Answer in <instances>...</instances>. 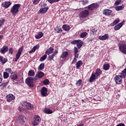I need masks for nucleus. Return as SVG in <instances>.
<instances>
[{"mask_svg": "<svg viewBox=\"0 0 126 126\" xmlns=\"http://www.w3.org/2000/svg\"><path fill=\"white\" fill-rule=\"evenodd\" d=\"M40 92L42 96L46 97V96L47 95V93L48 92V90H47V88H46V87H43L42 88H41Z\"/></svg>", "mask_w": 126, "mask_h": 126, "instance_id": "9d476101", "label": "nucleus"}, {"mask_svg": "<svg viewBox=\"0 0 126 126\" xmlns=\"http://www.w3.org/2000/svg\"><path fill=\"white\" fill-rule=\"evenodd\" d=\"M44 36V33L42 32H39L37 35H35L36 39H40Z\"/></svg>", "mask_w": 126, "mask_h": 126, "instance_id": "393cba45", "label": "nucleus"}, {"mask_svg": "<svg viewBox=\"0 0 126 126\" xmlns=\"http://www.w3.org/2000/svg\"><path fill=\"white\" fill-rule=\"evenodd\" d=\"M121 75L122 77L126 78V68L124 69L121 72Z\"/></svg>", "mask_w": 126, "mask_h": 126, "instance_id": "7c9ffc66", "label": "nucleus"}, {"mask_svg": "<svg viewBox=\"0 0 126 126\" xmlns=\"http://www.w3.org/2000/svg\"><path fill=\"white\" fill-rule=\"evenodd\" d=\"M79 15L80 19H83L84 17H87L89 15V11L87 10H83L80 13Z\"/></svg>", "mask_w": 126, "mask_h": 126, "instance_id": "7ed1b4c3", "label": "nucleus"}, {"mask_svg": "<svg viewBox=\"0 0 126 126\" xmlns=\"http://www.w3.org/2000/svg\"><path fill=\"white\" fill-rule=\"evenodd\" d=\"M6 99L7 102H10L12 101V100H14V99H15V96L12 94H9L6 96Z\"/></svg>", "mask_w": 126, "mask_h": 126, "instance_id": "2eb2a0df", "label": "nucleus"}, {"mask_svg": "<svg viewBox=\"0 0 126 126\" xmlns=\"http://www.w3.org/2000/svg\"><path fill=\"white\" fill-rule=\"evenodd\" d=\"M54 52V48L53 47H50L49 49H48L46 52L45 54L46 55H50V54H52Z\"/></svg>", "mask_w": 126, "mask_h": 126, "instance_id": "4be33fe9", "label": "nucleus"}, {"mask_svg": "<svg viewBox=\"0 0 126 126\" xmlns=\"http://www.w3.org/2000/svg\"><path fill=\"white\" fill-rule=\"evenodd\" d=\"M55 51L54 52H53V54L56 56V55H57V54H58V50H57V49H56Z\"/></svg>", "mask_w": 126, "mask_h": 126, "instance_id": "680f3d73", "label": "nucleus"}, {"mask_svg": "<svg viewBox=\"0 0 126 126\" xmlns=\"http://www.w3.org/2000/svg\"><path fill=\"white\" fill-rule=\"evenodd\" d=\"M8 51V46L5 45L2 48L0 49V52L1 54H5Z\"/></svg>", "mask_w": 126, "mask_h": 126, "instance_id": "dca6fc26", "label": "nucleus"}, {"mask_svg": "<svg viewBox=\"0 0 126 126\" xmlns=\"http://www.w3.org/2000/svg\"><path fill=\"white\" fill-rule=\"evenodd\" d=\"M77 47L78 49H80L81 48V47H82V44H81V43L78 42L77 43Z\"/></svg>", "mask_w": 126, "mask_h": 126, "instance_id": "3c124183", "label": "nucleus"}, {"mask_svg": "<svg viewBox=\"0 0 126 126\" xmlns=\"http://www.w3.org/2000/svg\"><path fill=\"white\" fill-rule=\"evenodd\" d=\"M98 39L101 40V41H106L109 39V34L106 33L104 35H100L98 36Z\"/></svg>", "mask_w": 126, "mask_h": 126, "instance_id": "9b49d317", "label": "nucleus"}, {"mask_svg": "<svg viewBox=\"0 0 126 126\" xmlns=\"http://www.w3.org/2000/svg\"><path fill=\"white\" fill-rule=\"evenodd\" d=\"M4 21H5V20L4 19H2L1 20H0V27L4 23Z\"/></svg>", "mask_w": 126, "mask_h": 126, "instance_id": "603ef678", "label": "nucleus"}, {"mask_svg": "<svg viewBox=\"0 0 126 126\" xmlns=\"http://www.w3.org/2000/svg\"><path fill=\"white\" fill-rule=\"evenodd\" d=\"M55 56V55L53 53L52 55H49L48 58V61H52L53 59H54V57Z\"/></svg>", "mask_w": 126, "mask_h": 126, "instance_id": "a18cd8bd", "label": "nucleus"}, {"mask_svg": "<svg viewBox=\"0 0 126 126\" xmlns=\"http://www.w3.org/2000/svg\"><path fill=\"white\" fill-rule=\"evenodd\" d=\"M43 83L44 85H49L50 84V81L48 79H45L44 80Z\"/></svg>", "mask_w": 126, "mask_h": 126, "instance_id": "4c0bfd02", "label": "nucleus"}, {"mask_svg": "<svg viewBox=\"0 0 126 126\" xmlns=\"http://www.w3.org/2000/svg\"><path fill=\"white\" fill-rule=\"evenodd\" d=\"M2 38H3V35H0V40H1V39H2Z\"/></svg>", "mask_w": 126, "mask_h": 126, "instance_id": "0e129e2a", "label": "nucleus"}, {"mask_svg": "<svg viewBox=\"0 0 126 126\" xmlns=\"http://www.w3.org/2000/svg\"><path fill=\"white\" fill-rule=\"evenodd\" d=\"M114 80L116 84H121L123 83V77L122 75H116Z\"/></svg>", "mask_w": 126, "mask_h": 126, "instance_id": "20e7f679", "label": "nucleus"}, {"mask_svg": "<svg viewBox=\"0 0 126 126\" xmlns=\"http://www.w3.org/2000/svg\"><path fill=\"white\" fill-rule=\"evenodd\" d=\"M2 81V76L1 75V74L0 73V83H1Z\"/></svg>", "mask_w": 126, "mask_h": 126, "instance_id": "052dcab7", "label": "nucleus"}, {"mask_svg": "<svg viewBox=\"0 0 126 126\" xmlns=\"http://www.w3.org/2000/svg\"><path fill=\"white\" fill-rule=\"evenodd\" d=\"M11 2L10 1H5L1 3V6L4 8H8V7L11 5Z\"/></svg>", "mask_w": 126, "mask_h": 126, "instance_id": "4468645a", "label": "nucleus"}, {"mask_svg": "<svg viewBox=\"0 0 126 126\" xmlns=\"http://www.w3.org/2000/svg\"><path fill=\"white\" fill-rule=\"evenodd\" d=\"M9 53L11 54V55H12L13 54V49L12 48H10L9 49Z\"/></svg>", "mask_w": 126, "mask_h": 126, "instance_id": "864d4df0", "label": "nucleus"}, {"mask_svg": "<svg viewBox=\"0 0 126 126\" xmlns=\"http://www.w3.org/2000/svg\"><path fill=\"white\" fill-rule=\"evenodd\" d=\"M49 3H54V2H58L61 0H46Z\"/></svg>", "mask_w": 126, "mask_h": 126, "instance_id": "37998d69", "label": "nucleus"}, {"mask_svg": "<svg viewBox=\"0 0 126 126\" xmlns=\"http://www.w3.org/2000/svg\"><path fill=\"white\" fill-rule=\"evenodd\" d=\"M34 79L31 77H29L26 79V83L29 87L32 88L34 86Z\"/></svg>", "mask_w": 126, "mask_h": 126, "instance_id": "f03ea898", "label": "nucleus"}, {"mask_svg": "<svg viewBox=\"0 0 126 126\" xmlns=\"http://www.w3.org/2000/svg\"><path fill=\"white\" fill-rule=\"evenodd\" d=\"M121 3V0H117L116 1L115 4H116V5H119Z\"/></svg>", "mask_w": 126, "mask_h": 126, "instance_id": "6e6d98bb", "label": "nucleus"}, {"mask_svg": "<svg viewBox=\"0 0 126 126\" xmlns=\"http://www.w3.org/2000/svg\"><path fill=\"white\" fill-rule=\"evenodd\" d=\"M101 74H102V70H100V69L97 68L94 75H95L96 77H98V76H100Z\"/></svg>", "mask_w": 126, "mask_h": 126, "instance_id": "b1692460", "label": "nucleus"}, {"mask_svg": "<svg viewBox=\"0 0 126 126\" xmlns=\"http://www.w3.org/2000/svg\"><path fill=\"white\" fill-rule=\"evenodd\" d=\"M77 43H78V40H74L71 42V43L74 44V45L77 44Z\"/></svg>", "mask_w": 126, "mask_h": 126, "instance_id": "13d9d810", "label": "nucleus"}, {"mask_svg": "<svg viewBox=\"0 0 126 126\" xmlns=\"http://www.w3.org/2000/svg\"><path fill=\"white\" fill-rule=\"evenodd\" d=\"M22 105L23 106V107H25V108L28 109V110H31V109L33 108V106L31 104V103L26 101L22 102Z\"/></svg>", "mask_w": 126, "mask_h": 126, "instance_id": "423d86ee", "label": "nucleus"}, {"mask_svg": "<svg viewBox=\"0 0 126 126\" xmlns=\"http://www.w3.org/2000/svg\"><path fill=\"white\" fill-rule=\"evenodd\" d=\"M39 48H40V45L39 44L36 45L35 46H34L32 49L29 51V54H32V53H34L36 50L38 49Z\"/></svg>", "mask_w": 126, "mask_h": 126, "instance_id": "a211bd4d", "label": "nucleus"}, {"mask_svg": "<svg viewBox=\"0 0 126 126\" xmlns=\"http://www.w3.org/2000/svg\"><path fill=\"white\" fill-rule=\"evenodd\" d=\"M103 14L105 15H110L112 13V10L108 9H105L103 12Z\"/></svg>", "mask_w": 126, "mask_h": 126, "instance_id": "aec40b11", "label": "nucleus"}, {"mask_svg": "<svg viewBox=\"0 0 126 126\" xmlns=\"http://www.w3.org/2000/svg\"><path fill=\"white\" fill-rule=\"evenodd\" d=\"M123 23H119L118 25L114 27V30H115V31H117L121 29V28L123 26Z\"/></svg>", "mask_w": 126, "mask_h": 126, "instance_id": "5701e85b", "label": "nucleus"}, {"mask_svg": "<svg viewBox=\"0 0 126 126\" xmlns=\"http://www.w3.org/2000/svg\"><path fill=\"white\" fill-rule=\"evenodd\" d=\"M19 111H20V112H21V111H22V109L20 107H19Z\"/></svg>", "mask_w": 126, "mask_h": 126, "instance_id": "69168bd1", "label": "nucleus"}, {"mask_svg": "<svg viewBox=\"0 0 126 126\" xmlns=\"http://www.w3.org/2000/svg\"><path fill=\"white\" fill-rule=\"evenodd\" d=\"M81 83H82V80L79 79L78 80L76 83V86H80L81 85Z\"/></svg>", "mask_w": 126, "mask_h": 126, "instance_id": "a19ab883", "label": "nucleus"}, {"mask_svg": "<svg viewBox=\"0 0 126 126\" xmlns=\"http://www.w3.org/2000/svg\"><path fill=\"white\" fill-rule=\"evenodd\" d=\"M125 8V6L124 5H122V6H118L115 7L116 10H117L118 11L120 10H123Z\"/></svg>", "mask_w": 126, "mask_h": 126, "instance_id": "c85d7f7f", "label": "nucleus"}, {"mask_svg": "<svg viewBox=\"0 0 126 126\" xmlns=\"http://www.w3.org/2000/svg\"><path fill=\"white\" fill-rule=\"evenodd\" d=\"M44 72L42 71H38L34 78V81L37 80L36 77H37V78H42V77H44Z\"/></svg>", "mask_w": 126, "mask_h": 126, "instance_id": "f8f14e48", "label": "nucleus"}, {"mask_svg": "<svg viewBox=\"0 0 126 126\" xmlns=\"http://www.w3.org/2000/svg\"><path fill=\"white\" fill-rule=\"evenodd\" d=\"M40 122H41V119H40V116H36L34 120L32 122V124L34 126H38V125L40 124Z\"/></svg>", "mask_w": 126, "mask_h": 126, "instance_id": "0eeeda50", "label": "nucleus"}, {"mask_svg": "<svg viewBox=\"0 0 126 126\" xmlns=\"http://www.w3.org/2000/svg\"><path fill=\"white\" fill-rule=\"evenodd\" d=\"M9 77V74L7 72H3V77L4 78H8Z\"/></svg>", "mask_w": 126, "mask_h": 126, "instance_id": "c03bdc74", "label": "nucleus"}, {"mask_svg": "<svg viewBox=\"0 0 126 126\" xmlns=\"http://www.w3.org/2000/svg\"><path fill=\"white\" fill-rule=\"evenodd\" d=\"M10 78L13 80H16V79H17V78H18V77L17 76V75H16V74H14L11 75Z\"/></svg>", "mask_w": 126, "mask_h": 126, "instance_id": "f704fd0d", "label": "nucleus"}, {"mask_svg": "<svg viewBox=\"0 0 126 126\" xmlns=\"http://www.w3.org/2000/svg\"><path fill=\"white\" fill-rule=\"evenodd\" d=\"M1 0H0V1H1Z\"/></svg>", "mask_w": 126, "mask_h": 126, "instance_id": "774afa93", "label": "nucleus"}, {"mask_svg": "<svg viewBox=\"0 0 126 126\" xmlns=\"http://www.w3.org/2000/svg\"><path fill=\"white\" fill-rule=\"evenodd\" d=\"M7 85V83H3L0 85V86L1 87V89H4V88L6 87Z\"/></svg>", "mask_w": 126, "mask_h": 126, "instance_id": "79ce46f5", "label": "nucleus"}, {"mask_svg": "<svg viewBox=\"0 0 126 126\" xmlns=\"http://www.w3.org/2000/svg\"><path fill=\"white\" fill-rule=\"evenodd\" d=\"M22 52H23V46H22L19 49L16 56V58H15V62H17V61H18V59L20 58V56H21V54H22Z\"/></svg>", "mask_w": 126, "mask_h": 126, "instance_id": "39448f33", "label": "nucleus"}, {"mask_svg": "<svg viewBox=\"0 0 126 126\" xmlns=\"http://www.w3.org/2000/svg\"><path fill=\"white\" fill-rule=\"evenodd\" d=\"M40 0H33L34 4H38V3H39V2L40 1Z\"/></svg>", "mask_w": 126, "mask_h": 126, "instance_id": "5fc2aeb1", "label": "nucleus"}, {"mask_svg": "<svg viewBox=\"0 0 126 126\" xmlns=\"http://www.w3.org/2000/svg\"><path fill=\"white\" fill-rule=\"evenodd\" d=\"M109 68H110V65L108 63L105 64L103 65V69L104 70H108Z\"/></svg>", "mask_w": 126, "mask_h": 126, "instance_id": "ea45409f", "label": "nucleus"}, {"mask_svg": "<svg viewBox=\"0 0 126 126\" xmlns=\"http://www.w3.org/2000/svg\"><path fill=\"white\" fill-rule=\"evenodd\" d=\"M77 60V59L76 58H74L72 62V63H73L74 64V63H76Z\"/></svg>", "mask_w": 126, "mask_h": 126, "instance_id": "bf43d9fd", "label": "nucleus"}, {"mask_svg": "<svg viewBox=\"0 0 126 126\" xmlns=\"http://www.w3.org/2000/svg\"><path fill=\"white\" fill-rule=\"evenodd\" d=\"M18 121L21 125L24 124V117L23 116L21 115H19L18 117Z\"/></svg>", "mask_w": 126, "mask_h": 126, "instance_id": "f3484780", "label": "nucleus"}, {"mask_svg": "<svg viewBox=\"0 0 126 126\" xmlns=\"http://www.w3.org/2000/svg\"><path fill=\"white\" fill-rule=\"evenodd\" d=\"M119 22H120V20L119 19H117L116 20H115L114 22H113L111 24V26H115V25H116V24H118V23H119Z\"/></svg>", "mask_w": 126, "mask_h": 126, "instance_id": "2f4dec72", "label": "nucleus"}, {"mask_svg": "<svg viewBox=\"0 0 126 126\" xmlns=\"http://www.w3.org/2000/svg\"><path fill=\"white\" fill-rule=\"evenodd\" d=\"M44 67H45V63H42L38 66V69H39V70H42V69H44Z\"/></svg>", "mask_w": 126, "mask_h": 126, "instance_id": "72a5a7b5", "label": "nucleus"}, {"mask_svg": "<svg viewBox=\"0 0 126 126\" xmlns=\"http://www.w3.org/2000/svg\"><path fill=\"white\" fill-rule=\"evenodd\" d=\"M99 7V4L97 3L92 4L88 6L89 10H93L95 8H98Z\"/></svg>", "mask_w": 126, "mask_h": 126, "instance_id": "1a4fd4ad", "label": "nucleus"}, {"mask_svg": "<svg viewBox=\"0 0 126 126\" xmlns=\"http://www.w3.org/2000/svg\"><path fill=\"white\" fill-rule=\"evenodd\" d=\"M7 59L3 58L2 56H0V63H2V64H4L5 63H7Z\"/></svg>", "mask_w": 126, "mask_h": 126, "instance_id": "412c9836", "label": "nucleus"}, {"mask_svg": "<svg viewBox=\"0 0 126 126\" xmlns=\"http://www.w3.org/2000/svg\"><path fill=\"white\" fill-rule=\"evenodd\" d=\"M46 59H47V54H46V53L44 55V56H43L42 57H41L40 58V59H39V61L40 62H44V61H45V60H46Z\"/></svg>", "mask_w": 126, "mask_h": 126, "instance_id": "c9c22d12", "label": "nucleus"}, {"mask_svg": "<svg viewBox=\"0 0 126 126\" xmlns=\"http://www.w3.org/2000/svg\"><path fill=\"white\" fill-rule=\"evenodd\" d=\"M55 33H62L63 32V30H62V28H60L59 27L55 29Z\"/></svg>", "mask_w": 126, "mask_h": 126, "instance_id": "473e14b6", "label": "nucleus"}, {"mask_svg": "<svg viewBox=\"0 0 126 126\" xmlns=\"http://www.w3.org/2000/svg\"><path fill=\"white\" fill-rule=\"evenodd\" d=\"M29 76H34L35 75V72L33 70H31L28 72Z\"/></svg>", "mask_w": 126, "mask_h": 126, "instance_id": "c756f323", "label": "nucleus"}, {"mask_svg": "<svg viewBox=\"0 0 126 126\" xmlns=\"http://www.w3.org/2000/svg\"><path fill=\"white\" fill-rule=\"evenodd\" d=\"M21 4H15L11 8V12L13 15H16V14L19 11V8H20Z\"/></svg>", "mask_w": 126, "mask_h": 126, "instance_id": "f257e3e1", "label": "nucleus"}, {"mask_svg": "<svg viewBox=\"0 0 126 126\" xmlns=\"http://www.w3.org/2000/svg\"><path fill=\"white\" fill-rule=\"evenodd\" d=\"M49 10V7L46 6L43 8H41L40 9V10L38 11V13H41L42 14H45L47 11Z\"/></svg>", "mask_w": 126, "mask_h": 126, "instance_id": "ddd939ff", "label": "nucleus"}, {"mask_svg": "<svg viewBox=\"0 0 126 126\" xmlns=\"http://www.w3.org/2000/svg\"><path fill=\"white\" fill-rule=\"evenodd\" d=\"M81 3L83 4V5H85L86 4H87L88 3V0H83L81 1Z\"/></svg>", "mask_w": 126, "mask_h": 126, "instance_id": "09e8293b", "label": "nucleus"}, {"mask_svg": "<svg viewBox=\"0 0 126 126\" xmlns=\"http://www.w3.org/2000/svg\"><path fill=\"white\" fill-rule=\"evenodd\" d=\"M79 56V54H78V53H74V58L75 59H78Z\"/></svg>", "mask_w": 126, "mask_h": 126, "instance_id": "4d7b16f0", "label": "nucleus"}, {"mask_svg": "<svg viewBox=\"0 0 126 126\" xmlns=\"http://www.w3.org/2000/svg\"><path fill=\"white\" fill-rule=\"evenodd\" d=\"M96 33H97V29H93L91 31V35H95V34H96Z\"/></svg>", "mask_w": 126, "mask_h": 126, "instance_id": "58836bf2", "label": "nucleus"}, {"mask_svg": "<svg viewBox=\"0 0 126 126\" xmlns=\"http://www.w3.org/2000/svg\"><path fill=\"white\" fill-rule=\"evenodd\" d=\"M44 113H45V114H53V111L49 108H46Z\"/></svg>", "mask_w": 126, "mask_h": 126, "instance_id": "e433bc0d", "label": "nucleus"}, {"mask_svg": "<svg viewBox=\"0 0 126 126\" xmlns=\"http://www.w3.org/2000/svg\"><path fill=\"white\" fill-rule=\"evenodd\" d=\"M98 78V77H96L95 75V74L94 73H93L92 74V75L90 77V82H93L95 79Z\"/></svg>", "mask_w": 126, "mask_h": 126, "instance_id": "6ab92c4d", "label": "nucleus"}, {"mask_svg": "<svg viewBox=\"0 0 126 126\" xmlns=\"http://www.w3.org/2000/svg\"><path fill=\"white\" fill-rule=\"evenodd\" d=\"M87 35V32H84L81 34L80 37L81 38H85V37H86Z\"/></svg>", "mask_w": 126, "mask_h": 126, "instance_id": "49530a36", "label": "nucleus"}, {"mask_svg": "<svg viewBox=\"0 0 126 126\" xmlns=\"http://www.w3.org/2000/svg\"><path fill=\"white\" fill-rule=\"evenodd\" d=\"M63 29L64 30V31L68 32L70 30V27L67 25H64L62 27Z\"/></svg>", "mask_w": 126, "mask_h": 126, "instance_id": "bb28decb", "label": "nucleus"}, {"mask_svg": "<svg viewBox=\"0 0 126 126\" xmlns=\"http://www.w3.org/2000/svg\"><path fill=\"white\" fill-rule=\"evenodd\" d=\"M78 49L77 47H74V54H78Z\"/></svg>", "mask_w": 126, "mask_h": 126, "instance_id": "8fccbe9b", "label": "nucleus"}, {"mask_svg": "<svg viewBox=\"0 0 126 126\" xmlns=\"http://www.w3.org/2000/svg\"><path fill=\"white\" fill-rule=\"evenodd\" d=\"M82 101L83 102H84V100L82 99Z\"/></svg>", "mask_w": 126, "mask_h": 126, "instance_id": "338daca9", "label": "nucleus"}, {"mask_svg": "<svg viewBox=\"0 0 126 126\" xmlns=\"http://www.w3.org/2000/svg\"><path fill=\"white\" fill-rule=\"evenodd\" d=\"M5 71H6L7 72H8L9 73H11V74H12V73H13V71H12V70H11V68H6L5 69Z\"/></svg>", "mask_w": 126, "mask_h": 126, "instance_id": "de8ad7c7", "label": "nucleus"}, {"mask_svg": "<svg viewBox=\"0 0 126 126\" xmlns=\"http://www.w3.org/2000/svg\"><path fill=\"white\" fill-rule=\"evenodd\" d=\"M82 64H83L82 61H78L77 63H76L77 69H79L80 66H81Z\"/></svg>", "mask_w": 126, "mask_h": 126, "instance_id": "cd10ccee", "label": "nucleus"}, {"mask_svg": "<svg viewBox=\"0 0 126 126\" xmlns=\"http://www.w3.org/2000/svg\"><path fill=\"white\" fill-rule=\"evenodd\" d=\"M42 6H47V4L44 3L42 5Z\"/></svg>", "mask_w": 126, "mask_h": 126, "instance_id": "e2e57ef3", "label": "nucleus"}, {"mask_svg": "<svg viewBox=\"0 0 126 126\" xmlns=\"http://www.w3.org/2000/svg\"><path fill=\"white\" fill-rule=\"evenodd\" d=\"M119 50L122 53L126 55V44H122L119 46Z\"/></svg>", "mask_w": 126, "mask_h": 126, "instance_id": "6e6552de", "label": "nucleus"}, {"mask_svg": "<svg viewBox=\"0 0 126 126\" xmlns=\"http://www.w3.org/2000/svg\"><path fill=\"white\" fill-rule=\"evenodd\" d=\"M68 56V52L67 51H64L62 53V54L61 56V58L62 59H65Z\"/></svg>", "mask_w": 126, "mask_h": 126, "instance_id": "a878e982", "label": "nucleus"}]
</instances>
